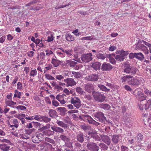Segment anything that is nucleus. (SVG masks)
<instances>
[{
  "label": "nucleus",
  "mask_w": 151,
  "mask_h": 151,
  "mask_svg": "<svg viewBox=\"0 0 151 151\" xmlns=\"http://www.w3.org/2000/svg\"><path fill=\"white\" fill-rule=\"evenodd\" d=\"M40 58L42 60H44L45 57V55L44 52H41L40 53Z\"/></svg>",
  "instance_id": "e2e57ef3"
},
{
  "label": "nucleus",
  "mask_w": 151,
  "mask_h": 151,
  "mask_svg": "<svg viewBox=\"0 0 151 151\" xmlns=\"http://www.w3.org/2000/svg\"><path fill=\"white\" fill-rule=\"evenodd\" d=\"M121 151H128V148L124 145H122L121 147Z\"/></svg>",
  "instance_id": "680f3d73"
},
{
  "label": "nucleus",
  "mask_w": 151,
  "mask_h": 151,
  "mask_svg": "<svg viewBox=\"0 0 151 151\" xmlns=\"http://www.w3.org/2000/svg\"><path fill=\"white\" fill-rule=\"evenodd\" d=\"M124 88L128 91H131L132 90V88L128 85H126L124 86Z\"/></svg>",
  "instance_id": "69168bd1"
},
{
  "label": "nucleus",
  "mask_w": 151,
  "mask_h": 151,
  "mask_svg": "<svg viewBox=\"0 0 151 151\" xmlns=\"http://www.w3.org/2000/svg\"><path fill=\"white\" fill-rule=\"evenodd\" d=\"M35 132V129H27L25 130V133L27 134L30 135L33 132Z\"/></svg>",
  "instance_id": "c03bdc74"
},
{
  "label": "nucleus",
  "mask_w": 151,
  "mask_h": 151,
  "mask_svg": "<svg viewBox=\"0 0 151 151\" xmlns=\"http://www.w3.org/2000/svg\"><path fill=\"white\" fill-rule=\"evenodd\" d=\"M65 37L66 40L68 41H72L74 40V37L70 34L66 33L65 35Z\"/></svg>",
  "instance_id": "5701e85b"
},
{
  "label": "nucleus",
  "mask_w": 151,
  "mask_h": 151,
  "mask_svg": "<svg viewBox=\"0 0 151 151\" xmlns=\"http://www.w3.org/2000/svg\"><path fill=\"white\" fill-rule=\"evenodd\" d=\"M1 137H0V142H6V143H8L9 144L10 143V141L7 139H1Z\"/></svg>",
  "instance_id": "13d9d810"
},
{
  "label": "nucleus",
  "mask_w": 151,
  "mask_h": 151,
  "mask_svg": "<svg viewBox=\"0 0 151 151\" xmlns=\"http://www.w3.org/2000/svg\"><path fill=\"white\" fill-rule=\"evenodd\" d=\"M96 133H93V132H88V134L89 136H91V137L95 139V140H98L99 139V137L96 134Z\"/></svg>",
  "instance_id": "cd10ccee"
},
{
  "label": "nucleus",
  "mask_w": 151,
  "mask_h": 151,
  "mask_svg": "<svg viewBox=\"0 0 151 151\" xmlns=\"http://www.w3.org/2000/svg\"><path fill=\"white\" fill-rule=\"evenodd\" d=\"M54 133V132L47 129L44 132H43V134L42 135H45L49 136L50 135H53Z\"/></svg>",
  "instance_id": "393cba45"
},
{
  "label": "nucleus",
  "mask_w": 151,
  "mask_h": 151,
  "mask_svg": "<svg viewBox=\"0 0 151 151\" xmlns=\"http://www.w3.org/2000/svg\"><path fill=\"white\" fill-rule=\"evenodd\" d=\"M45 140L46 141L49 142L52 144H54L55 142V141L53 139H51L49 137H46Z\"/></svg>",
  "instance_id": "8fccbe9b"
},
{
  "label": "nucleus",
  "mask_w": 151,
  "mask_h": 151,
  "mask_svg": "<svg viewBox=\"0 0 151 151\" xmlns=\"http://www.w3.org/2000/svg\"><path fill=\"white\" fill-rule=\"evenodd\" d=\"M56 123L60 126L64 128H66L68 126L67 124H66L63 122L57 120Z\"/></svg>",
  "instance_id": "b1692460"
},
{
  "label": "nucleus",
  "mask_w": 151,
  "mask_h": 151,
  "mask_svg": "<svg viewBox=\"0 0 151 151\" xmlns=\"http://www.w3.org/2000/svg\"><path fill=\"white\" fill-rule=\"evenodd\" d=\"M87 119L89 123L95 124L96 121L93 120V119L89 116H87Z\"/></svg>",
  "instance_id": "09e8293b"
},
{
  "label": "nucleus",
  "mask_w": 151,
  "mask_h": 151,
  "mask_svg": "<svg viewBox=\"0 0 151 151\" xmlns=\"http://www.w3.org/2000/svg\"><path fill=\"white\" fill-rule=\"evenodd\" d=\"M137 70V68L131 66L129 64H126L124 65V71L127 73L130 74L132 75H134L136 74Z\"/></svg>",
  "instance_id": "f03ea898"
},
{
  "label": "nucleus",
  "mask_w": 151,
  "mask_h": 151,
  "mask_svg": "<svg viewBox=\"0 0 151 151\" xmlns=\"http://www.w3.org/2000/svg\"><path fill=\"white\" fill-rule=\"evenodd\" d=\"M57 110L60 113V114L61 116L65 115L67 110L66 109L65 107H60L57 108Z\"/></svg>",
  "instance_id": "a211bd4d"
},
{
  "label": "nucleus",
  "mask_w": 151,
  "mask_h": 151,
  "mask_svg": "<svg viewBox=\"0 0 151 151\" xmlns=\"http://www.w3.org/2000/svg\"><path fill=\"white\" fill-rule=\"evenodd\" d=\"M62 63L61 61L58 60L54 58L52 59L51 63L53 64V66L57 67L59 66L61 63Z\"/></svg>",
  "instance_id": "dca6fc26"
},
{
  "label": "nucleus",
  "mask_w": 151,
  "mask_h": 151,
  "mask_svg": "<svg viewBox=\"0 0 151 151\" xmlns=\"http://www.w3.org/2000/svg\"><path fill=\"white\" fill-rule=\"evenodd\" d=\"M52 86L54 87V89L57 90V91H62L63 90L62 87L60 86L59 83L56 82L52 81L50 82Z\"/></svg>",
  "instance_id": "9b49d317"
},
{
  "label": "nucleus",
  "mask_w": 151,
  "mask_h": 151,
  "mask_svg": "<svg viewBox=\"0 0 151 151\" xmlns=\"http://www.w3.org/2000/svg\"><path fill=\"white\" fill-rule=\"evenodd\" d=\"M64 81L67 83V86H72L76 85V82L74 81V79L68 78L66 79H64Z\"/></svg>",
  "instance_id": "9d476101"
},
{
  "label": "nucleus",
  "mask_w": 151,
  "mask_h": 151,
  "mask_svg": "<svg viewBox=\"0 0 151 151\" xmlns=\"http://www.w3.org/2000/svg\"><path fill=\"white\" fill-rule=\"evenodd\" d=\"M151 107V99L148 100L145 104V110L148 109Z\"/></svg>",
  "instance_id": "473e14b6"
},
{
  "label": "nucleus",
  "mask_w": 151,
  "mask_h": 151,
  "mask_svg": "<svg viewBox=\"0 0 151 151\" xmlns=\"http://www.w3.org/2000/svg\"><path fill=\"white\" fill-rule=\"evenodd\" d=\"M142 104H143V102L142 103L140 102V103L139 104V106L140 109L141 110H142V111H143V110H144V105Z\"/></svg>",
  "instance_id": "338daca9"
},
{
  "label": "nucleus",
  "mask_w": 151,
  "mask_h": 151,
  "mask_svg": "<svg viewBox=\"0 0 151 151\" xmlns=\"http://www.w3.org/2000/svg\"><path fill=\"white\" fill-rule=\"evenodd\" d=\"M133 76L130 75H127L126 76L122 77L121 78L122 82H124L128 80L130 78H132Z\"/></svg>",
  "instance_id": "7c9ffc66"
},
{
  "label": "nucleus",
  "mask_w": 151,
  "mask_h": 151,
  "mask_svg": "<svg viewBox=\"0 0 151 151\" xmlns=\"http://www.w3.org/2000/svg\"><path fill=\"white\" fill-rule=\"evenodd\" d=\"M84 88L86 91L89 93L94 92L93 87L92 84H85L84 85Z\"/></svg>",
  "instance_id": "2eb2a0df"
},
{
  "label": "nucleus",
  "mask_w": 151,
  "mask_h": 151,
  "mask_svg": "<svg viewBox=\"0 0 151 151\" xmlns=\"http://www.w3.org/2000/svg\"><path fill=\"white\" fill-rule=\"evenodd\" d=\"M143 135L141 133L138 134L136 137V139L138 143H140L143 139Z\"/></svg>",
  "instance_id": "a878e982"
},
{
  "label": "nucleus",
  "mask_w": 151,
  "mask_h": 151,
  "mask_svg": "<svg viewBox=\"0 0 151 151\" xmlns=\"http://www.w3.org/2000/svg\"><path fill=\"white\" fill-rule=\"evenodd\" d=\"M106 57L108 58V59H109V62L112 64H114L115 63L116 61L114 58L111 57V54L107 55Z\"/></svg>",
  "instance_id": "c9c22d12"
},
{
  "label": "nucleus",
  "mask_w": 151,
  "mask_h": 151,
  "mask_svg": "<svg viewBox=\"0 0 151 151\" xmlns=\"http://www.w3.org/2000/svg\"><path fill=\"white\" fill-rule=\"evenodd\" d=\"M97 57L99 58L102 60L104 59V55L101 53H99L96 55Z\"/></svg>",
  "instance_id": "052dcab7"
},
{
  "label": "nucleus",
  "mask_w": 151,
  "mask_h": 151,
  "mask_svg": "<svg viewBox=\"0 0 151 151\" xmlns=\"http://www.w3.org/2000/svg\"><path fill=\"white\" fill-rule=\"evenodd\" d=\"M104 142L109 145L111 143L110 139L108 136L104 135Z\"/></svg>",
  "instance_id": "a19ab883"
},
{
  "label": "nucleus",
  "mask_w": 151,
  "mask_h": 151,
  "mask_svg": "<svg viewBox=\"0 0 151 151\" xmlns=\"http://www.w3.org/2000/svg\"><path fill=\"white\" fill-rule=\"evenodd\" d=\"M119 136L118 135H114L112 138V141L114 144L117 143L119 141Z\"/></svg>",
  "instance_id": "4be33fe9"
},
{
  "label": "nucleus",
  "mask_w": 151,
  "mask_h": 151,
  "mask_svg": "<svg viewBox=\"0 0 151 151\" xmlns=\"http://www.w3.org/2000/svg\"><path fill=\"white\" fill-rule=\"evenodd\" d=\"M55 98L56 99L60 101L61 104H63L65 103V101L62 98V97H61V95L58 94L56 96Z\"/></svg>",
  "instance_id": "c756f323"
},
{
  "label": "nucleus",
  "mask_w": 151,
  "mask_h": 151,
  "mask_svg": "<svg viewBox=\"0 0 151 151\" xmlns=\"http://www.w3.org/2000/svg\"><path fill=\"white\" fill-rule=\"evenodd\" d=\"M133 94L136 96L138 97L142 94V93L141 91H139L138 88H137L135 89L133 91Z\"/></svg>",
  "instance_id": "e433bc0d"
},
{
  "label": "nucleus",
  "mask_w": 151,
  "mask_h": 151,
  "mask_svg": "<svg viewBox=\"0 0 151 151\" xmlns=\"http://www.w3.org/2000/svg\"><path fill=\"white\" fill-rule=\"evenodd\" d=\"M71 4V3L70 2L68 3H65L64 2V4L61 5L59 6H56L55 8L56 9H58L60 8H63L65 7L66 6H67L70 5Z\"/></svg>",
  "instance_id": "ea45409f"
},
{
  "label": "nucleus",
  "mask_w": 151,
  "mask_h": 151,
  "mask_svg": "<svg viewBox=\"0 0 151 151\" xmlns=\"http://www.w3.org/2000/svg\"><path fill=\"white\" fill-rule=\"evenodd\" d=\"M73 51L71 50H65V52L66 53L68 56L69 57H71L72 55Z\"/></svg>",
  "instance_id": "49530a36"
},
{
  "label": "nucleus",
  "mask_w": 151,
  "mask_h": 151,
  "mask_svg": "<svg viewBox=\"0 0 151 151\" xmlns=\"http://www.w3.org/2000/svg\"><path fill=\"white\" fill-rule=\"evenodd\" d=\"M135 58L140 60H142L144 58V56L141 52L136 53Z\"/></svg>",
  "instance_id": "bb28decb"
},
{
  "label": "nucleus",
  "mask_w": 151,
  "mask_h": 151,
  "mask_svg": "<svg viewBox=\"0 0 151 151\" xmlns=\"http://www.w3.org/2000/svg\"><path fill=\"white\" fill-rule=\"evenodd\" d=\"M41 134H37L33 136L32 138V142L34 143H38L41 141Z\"/></svg>",
  "instance_id": "f8f14e48"
},
{
  "label": "nucleus",
  "mask_w": 151,
  "mask_h": 151,
  "mask_svg": "<svg viewBox=\"0 0 151 151\" xmlns=\"http://www.w3.org/2000/svg\"><path fill=\"white\" fill-rule=\"evenodd\" d=\"M87 80L90 81L95 82L99 79V75L97 74H91L86 77Z\"/></svg>",
  "instance_id": "1a4fd4ad"
},
{
  "label": "nucleus",
  "mask_w": 151,
  "mask_h": 151,
  "mask_svg": "<svg viewBox=\"0 0 151 151\" xmlns=\"http://www.w3.org/2000/svg\"><path fill=\"white\" fill-rule=\"evenodd\" d=\"M129 52L128 51H124L122 50L120 52L119 54L123 57L124 56H127L129 54Z\"/></svg>",
  "instance_id": "79ce46f5"
},
{
  "label": "nucleus",
  "mask_w": 151,
  "mask_h": 151,
  "mask_svg": "<svg viewBox=\"0 0 151 151\" xmlns=\"http://www.w3.org/2000/svg\"><path fill=\"white\" fill-rule=\"evenodd\" d=\"M16 108H17L18 110H24L26 109L27 108L23 106L19 105L16 106Z\"/></svg>",
  "instance_id": "6e6d98bb"
},
{
  "label": "nucleus",
  "mask_w": 151,
  "mask_h": 151,
  "mask_svg": "<svg viewBox=\"0 0 151 151\" xmlns=\"http://www.w3.org/2000/svg\"><path fill=\"white\" fill-rule=\"evenodd\" d=\"M93 96L94 99L99 101H104V96L103 94H101L97 92H93Z\"/></svg>",
  "instance_id": "0eeeda50"
},
{
  "label": "nucleus",
  "mask_w": 151,
  "mask_h": 151,
  "mask_svg": "<svg viewBox=\"0 0 151 151\" xmlns=\"http://www.w3.org/2000/svg\"><path fill=\"white\" fill-rule=\"evenodd\" d=\"M140 42H141V43H143V44H145V45L147 46L149 48L151 47V44L146 42L144 40H142L140 41Z\"/></svg>",
  "instance_id": "864d4df0"
},
{
  "label": "nucleus",
  "mask_w": 151,
  "mask_h": 151,
  "mask_svg": "<svg viewBox=\"0 0 151 151\" xmlns=\"http://www.w3.org/2000/svg\"><path fill=\"white\" fill-rule=\"evenodd\" d=\"M76 139L81 143H83L84 141L83 134L81 132L78 133L76 137Z\"/></svg>",
  "instance_id": "ddd939ff"
},
{
  "label": "nucleus",
  "mask_w": 151,
  "mask_h": 151,
  "mask_svg": "<svg viewBox=\"0 0 151 151\" xmlns=\"http://www.w3.org/2000/svg\"><path fill=\"white\" fill-rule=\"evenodd\" d=\"M104 70H109L113 68L112 66L109 63L104 64Z\"/></svg>",
  "instance_id": "4c0bfd02"
},
{
  "label": "nucleus",
  "mask_w": 151,
  "mask_h": 151,
  "mask_svg": "<svg viewBox=\"0 0 151 151\" xmlns=\"http://www.w3.org/2000/svg\"><path fill=\"white\" fill-rule=\"evenodd\" d=\"M60 138L62 140L64 141L65 143L68 142L69 141V139L68 137L64 135H60Z\"/></svg>",
  "instance_id": "2f4dec72"
},
{
  "label": "nucleus",
  "mask_w": 151,
  "mask_h": 151,
  "mask_svg": "<svg viewBox=\"0 0 151 151\" xmlns=\"http://www.w3.org/2000/svg\"><path fill=\"white\" fill-rule=\"evenodd\" d=\"M19 122H18L17 119H14L12 120V124L13 125H10V127H14L17 128L19 126L18 123Z\"/></svg>",
  "instance_id": "c85d7f7f"
},
{
  "label": "nucleus",
  "mask_w": 151,
  "mask_h": 151,
  "mask_svg": "<svg viewBox=\"0 0 151 151\" xmlns=\"http://www.w3.org/2000/svg\"><path fill=\"white\" fill-rule=\"evenodd\" d=\"M46 65L47 66L45 67V68L46 69L47 71L51 69L52 67V65L50 64H46Z\"/></svg>",
  "instance_id": "0e129e2a"
},
{
  "label": "nucleus",
  "mask_w": 151,
  "mask_h": 151,
  "mask_svg": "<svg viewBox=\"0 0 151 151\" xmlns=\"http://www.w3.org/2000/svg\"><path fill=\"white\" fill-rule=\"evenodd\" d=\"M45 76L48 80H54L55 79L54 78L53 76L47 73L45 75Z\"/></svg>",
  "instance_id": "603ef678"
},
{
  "label": "nucleus",
  "mask_w": 151,
  "mask_h": 151,
  "mask_svg": "<svg viewBox=\"0 0 151 151\" xmlns=\"http://www.w3.org/2000/svg\"><path fill=\"white\" fill-rule=\"evenodd\" d=\"M144 80L142 78L135 77L130 80L128 81V83L129 85L138 86L140 84H143Z\"/></svg>",
  "instance_id": "f257e3e1"
},
{
  "label": "nucleus",
  "mask_w": 151,
  "mask_h": 151,
  "mask_svg": "<svg viewBox=\"0 0 151 151\" xmlns=\"http://www.w3.org/2000/svg\"><path fill=\"white\" fill-rule=\"evenodd\" d=\"M76 92L82 95L84 92L83 89L80 87H77L76 88Z\"/></svg>",
  "instance_id": "37998d69"
},
{
  "label": "nucleus",
  "mask_w": 151,
  "mask_h": 151,
  "mask_svg": "<svg viewBox=\"0 0 151 151\" xmlns=\"http://www.w3.org/2000/svg\"><path fill=\"white\" fill-rule=\"evenodd\" d=\"M96 118L100 122H103L104 120V114L101 112H98L96 114Z\"/></svg>",
  "instance_id": "412c9836"
},
{
  "label": "nucleus",
  "mask_w": 151,
  "mask_h": 151,
  "mask_svg": "<svg viewBox=\"0 0 151 151\" xmlns=\"http://www.w3.org/2000/svg\"><path fill=\"white\" fill-rule=\"evenodd\" d=\"M147 98V96L142 93L138 97V99L140 102L142 103L144 100H146Z\"/></svg>",
  "instance_id": "72a5a7b5"
},
{
  "label": "nucleus",
  "mask_w": 151,
  "mask_h": 151,
  "mask_svg": "<svg viewBox=\"0 0 151 151\" xmlns=\"http://www.w3.org/2000/svg\"><path fill=\"white\" fill-rule=\"evenodd\" d=\"M42 116L40 115H36L34 119L38 121L41 122Z\"/></svg>",
  "instance_id": "3c124183"
},
{
  "label": "nucleus",
  "mask_w": 151,
  "mask_h": 151,
  "mask_svg": "<svg viewBox=\"0 0 151 151\" xmlns=\"http://www.w3.org/2000/svg\"><path fill=\"white\" fill-rule=\"evenodd\" d=\"M115 59L116 60L120 61H123L124 59L123 57L121 55H117L115 57Z\"/></svg>",
  "instance_id": "de8ad7c7"
},
{
  "label": "nucleus",
  "mask_w": 151,
  "mask_h": 151,
  "mask_svg": "<svg viewBox=\"0 0 151 151\" xmlns=\"http://www.w3.org/2000/svg\"><path fill=\"white\" fill-rule=\"evenodd\" d=\"M51 121V118L46 116H42V121L45 123L50 122Z\"/></svg>",
  "instance_id": "f704fd0d"
},
{
  "label": "nucleus",
  "mask_w": 151,
  "mask_h": 151,
  "mask_svg": "<svg viewBox=\"0 0 151 151\" xmlns=\"http://www.w3.org/2000/svg\"><path fill=\"white\" fill-rule=\"evenodd\" d=\"M101 65V63L99 62H96L92 64L91 67L93 69L96 70L100 69Z\"/></svg>",
  "instance_id": "aec40b11"
},
{
  "label": "nucleus",
  "mask_w": 151,
  "mask_h": 151,
  "mask_svg": "<svg viewBox=\"0 0 151 151\" xmlns=\"http://www.w3.org/2000/svg\"><path fill=\"white\" fill-rule=\"evenodd\" d=\"M53 131H55L57 133H62L64 132L63 129L60 127H58L55 126H53L51 127Z\"/></svg>",
  "instance_id": "f3484780"
},
{
  "label": "nucleus",
  "mask_w": 151,
  "mask_h": 151,
  "mask_svg": "<svg viewBox=\"0 0 151 151\" xmlns=\"http://www.w3.org/2000/svg\"><path fill=\"white\" fill-rule=\"evenodd\" d=\"M52 104L53 106L55 107H57L59 106V105L58 102L55 100L54 101H52Z\"/></svg>",
  "instance_id": "4d7b16f0"
},
{
  "label": "nucleus",
  "mask_w": 151,
  "mask_h": 151,
  "mask_svg": "<svg viewBox=\"0 0 151 151\" xmlns=\"http://www.w3.org/2000/svg\"><path fill=\"white\" fill-rule=\"evenodd\" d=\"M37 72L36 69H34L31 71L29 75L34 77L37 75Z\"/></svg>",
  "instance_id": "a18cd8bd"
},
{
  "label": "nucleus",
  "mask_w": 151,
  "mask_h": 151,
  "mask_svg": "<svg viewBox=\"0 0 151 151\" xmlns=\"http://www.w3.org/2000/svg\"><path fill=\"white\" fill-rule=\"evenodd\" d=\"M71 103L73 104L74 106L76 109H79L81 106V103L80 100L78 97L72 98L70 100Z\"/></svg>",
  "instance_id": "20e7f679"
},
{
  "label": "nucleus",
  "mask_w": 151,
  "mask_h": 151,
  "mask_svg": "<svg viewBox=\"0 0 151 151\" xmlns=\"http://www.w3.org/2000/svg\"><path fill=\"white\" fill-rule=\"evenodd\" d=\"M86 147L89 150L92 151H98L99 147L95 143L88 142Z\"/></svg>",
  "instance_id": "423d86ee"
},
{
  "label": "nucleus",
  "mask_w": 151,
  "mask_h": 151,
  "mask_svg": "<svg viewBox=\"0 0 151 151\" xmlns=\"http://www.w3.org/2000/svg\"><path fill=\"white\" fill-rule=\"evenodd\" d=\"M22 84L20 82H18L17 84V89L21 90L22 89Z\"/></svg>",
  "instance_id": "774afa93"
},
{
  "label": "nucleus",
  "mask_w": 151,
  "mask_h": 151,
  "mask_svg": "<svg viewBox=\"0 0 151 151\" xmlns=\"http://www.w3.org/2000/svg\"><path fill=\"white\" fill-rule=\"evenodd\" d=\"M77 64V63L70 60H67L66 61L65 64L67 66H70L71 68H73L76 64Z\"/></svg>",
  "instance_id": "6ab92c4d"
},
{
  "label": "nucleus",
  "mask_w": 151,
  "mask_h": 151,
  "mask_svg": "<svg viewBox=\"0 0 151 151\" xmlns=\"http://www.w3.org/2000/svg\"><path fill=\"white\" fill-rule=\"evenodd\" d=\"M44 145H45L46 146L48 147L49 148H50V151H55V149L52 147V145L51 144L48 143H46Z\"/></svg>",
  "instance_id": "5fc2aeb1"
},
{
  "label": "nucleus",
  "mask_w": 151,
  "mask_h": 151,
  "mask_svg": "<svg viewBox=\"0 0 151 151\" xmlns=\"http://www.w3.org/2000/svg\"><path fill=\"white\" fill-rule=\"evenodd\" d=\"M54 39V37L53 35H51L50 36H48L47 37V39L46 40L48 42H50L53 41Z\"/></svg>",
  "instance_id": "bf43d9fd"
},
{
  "label": "nucleus",
  "mask_w": 151,
  "mask_h": 151,
  "mask_svg": "<svg viewBox=\"0 0 151 151\" xmlns=\"http://www.w3.org/2000/svg\"><path fill=\"white\" fill-rule=\"evenodd\" d=\"M137 49L142 51L145 54L149 53V50L147 47L144 45L143 43H141L139 41L137 45Z\"/></svg>",
  "instance_id": "39448f33"
},
{
  "label": "nucleus",
  "mask_w": 151,
  "mask_h": 151,
  "mask_svg": "<svg viewBox=\"0 0 151 151\" xmlns=\"http://www.w3.org/2000/svg\"><path fill=\"white\" fill-rule=\"evenodd\" d=\"M65 151H76L75 148H73V147L72 145L70 146H67V147L64 149Z\"/></svg>",
  "instance_id": "58836bf2"
},
{
  "label": "nucleus",
  "mask_w": 151,
  "mask_h": 151,
  "mask_svg": "<svg viewBox=\"0 0 151 151\" xmlns=\"http://www.w3.org/2000/svg\"><path fill=\"white\" fill-rule=\"evenodd\" d=\"M10 143L9 144L6 142H2L0 144V149L3 151H8L10 148L9 145H12L13 144L10 141Z\"/></svg>",
  "instance_id": "6e6552de"
},
{
  "label": "nucleus",
  "mask_w": 151,
  "mask_h": 151,
  "mask_svg": "<svg viewBox=\"0 0 151 151\" xmlns=\"http://www.w3.org/2000/svg\"><path fill=\"white\" fill-rule=\"evenodd\" d=\"M93 59L92 54L90 53L83 54L81 57V59L82 61L86 63L89 62Z\"/></svg>",
  "instance_id": "7ed1b4c3"
},
{
  "label": "nucleus",
  "mask_w": 151,
  "mask_h": 151,
  "mask_svg": "<svg viewBox=\"0 0 151 151\" xmlns=\"http://www.w3.org/2000/svg\"><path fill=\"white\" fill-rule=\"evenodd\" d=\"M48 114L49 116L53 118H56L58 116V114L56 112V111L54 109H49Z\"/></svg>",
  "instance_id": "4468645a"
}]
</instances>
